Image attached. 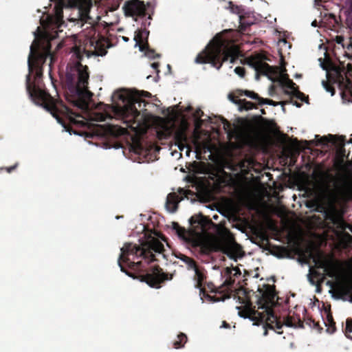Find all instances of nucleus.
<instances>
[{
    "label": "nucleus",
    "mask_w": 352,
    "mask_h": 352,
    "mask_svg": "<svg viewBox=\"0 0 352 352\" xmlns=\"http://www.w3.org/2000/svg\"><path fill=\"white\" fill-rule=\"evenodd\" d=\"M261 292L262 300L264 301V304L259 307L261 311H256L250 318L252 321L265 324L270 328H274V324L277 329H280L282 325L278 322L271 308L275 304L276 296L274 287L268 285Z\"/></svg>",
    "instance_id": "39448f33"
},
{
    "label": "nucleus",
    "mask_w": 352,
    "mask_h": 352,
    "mask_svg": "<svg viewBox=\"0 0 352 352\" xmlns=\"http://www.w3.org/2000/svg\"><path fill=\"white\" fill-rule=\"evenodd\" d=\"M138 242V244L125 243L120 249L118 263L121 271L129 276L131 275L125 270V267L140 270L144 267V264L168 260L164 248L166 241L156 233L144 234Z\"/></svg>",
    "instance_id": "7ed1b4c3"
},
{
    "label": "nucleus",
    "mask_w": 352,
    "mask_h": 352,
    "mask_svg": "<svg viewBox=\"0 0 352 352\" xmlns=\"http://www.w3.org/2000/svg\"><path fill=\"white\" fill-rule=\"evenodd\" d=\"M222 124L223 128L226 133H227L229 140H231L232 138H235L238 135L237 129L235 126H232L228 121L223 119L222 120Z\"/></svg>",
    "instance_id": "dca6fc26"
},
{
    "label": "nucleus",
    "mask_w": 352,
    "mask_h": 352,
    "mask_svg": "<svg viewBox=\"0 0 352 352\" xmlns=\"http://www.w3.org/2000/svg\"><path fill=\"white\" fill-rule=\"evenodd\" d=\"M264 335H265V336H266V335H267V331H265Z\"/></svg>",
    "instance_id": "79ce46f5"
},
{
    "label": "nucleus",
    "mask_w": 352,
    "mask_h": 352,
    "mask_svg": "<svg viewBox=\"0 0 352 352\" xmlns=\"http://www.w3.org/2000/svg\"><path fill=\"white\" fill-rule=\"evenodd\" d=\"M52 114L56 119L57 122L63 126V127L64 128V131L69 132V133L71 135L72 134L71 130L62 122L61 119L58 116H56L55 113H54L52 112Z\"/></svg>",
    "instance_id": "bb28decb"
},
{
    "label": "nucleus",
    "mask_w": 352,
    "mask_h": 352,
    "mask_svg": "<svg viewBox=\"0 0 352 352\" xmlns=\"http://www.w3.org/2000/svg\"><path fill=\"white\" fill-rule=\"evenodd\" d=\"M280 81L284 87L289 89L292 92L296 91L294 87L295 84L293 82L292 80L286 78L284 76H281Z\"/></svg>",
    "instance_id": "6ab92c4d"
},
{
    "label": "nucleus",
    "mask_w": 352,
    "mask_h": 352,
    "mask_svg": "<svg viewBox=\"0 0 352 352\" xmlns=\"http://www.w3.org/2000/svg\"><path fill=\"white\" fill-rule=\"evenodd\" d=\"M347 25L352 30V16H349L346 19Z\"/></svg>",
    "instance_id": "2f4dec72"
},
{
    "label": "nucleus",
    "mask_w": 352,
    "mask_h": 352,
    "mask_svg": "<svg viewBox=\"0 0 352 352\" xmlns=\"http://www.w3.org/2000/svg\"><path fill=\"white\" fill-rule=\"evenodd\" d=\"M324 271L330 277H334L336 274V267L333 263H329L324 267Z\"/></svg>",
    "instance_id": "aec40b11"
},
{
    "label": "nucleus",
    "mask_w": 352,
    "mask_h": 352,
    "mask_svg": "<svg viewBox=\"0 0 352 352\" xmlns=\"http://www.w3.org/2000/svg\"><path fill=\"white\" fill-rule=\"evenodd\" d=\"M146 8L143 2L139 0H132L125 3L124 12L126 15L132 17L142 16L145 14Z\"/></svg>",
    "instance_id": "1a4fd4ad"
},
{
    "label": "nucleus",
    "mask_w": 352,
    "mask_h": 352,
    "mask_svg": "<svg viewBox=\"0 0 352 352\" xmlns=\"http://www.w3.org/2000/svg\"><path fill=\"white\" fill-rule=\"evenodd\" d=\"M243 92L245 96L250 98L253 100H257L258 102L259 103L261 98L257 94L254 93V91L248 90H245Z\"/></svg>",
    "instance_id": "b1692460"
},
{
    "label": "nucleus",
    "mask_w": 352,
    "mask_h": 352,
    "mask_svg": "<svg viewBox=\"0 0 352 352\" xmlns=\"http://www.w3.org/2000/svg\"><path fill=\"white\" fill-rule=\"evenodd\" d=\"M234 72L239 75L240 77H243L244 76V74H245V71H244V69L243 67H236L235 69H234Z\"/></svg>",
    "instance_id": "c85d7f7f"
},
{
    "label": "nucleus",
    "mask_w": 352,
    "mask_h": 352,
    "mask_svg": "<svg viewBox=\"0 0 352 352\" xmlns=\"http://www.w3.org/2000/svg\"><path fill=\"white\" fill-rule=\"evenodd\" d=\"M349 301H350L351 302H352V298H351V299L349 300Z\"/></svg>",
    "instance_id": "a18cd8bd"
},
{
    "label": "nucleus",
    "mask_w": 352,
    "mask_h": 352,
    "mask_svg": "<svg viewBox=\"0 0 352 352\" xmlns=\"http://www.w3.org/2000/svg\"><path fill=\"white\" fill-rule=\"evenodd\" d=\"M175 139L176 142L175 144L177 145L178 148L180 151H184V149H186V155H189L190 149L187 144L188 138L185 133V131L183 129L178 130L175 133Z\"/></svg>",
    "instance_id": "f8f14e48"
},
{
    "label": "nucleus",
    "mask_w": 352,
    "mask_h": 352,
    "mask_svg": "<svg viewBox=\"0 0 352 352\" xmlns=\"http://www.w3.org/2000/svg\"><path fill=\"white\" fill-rule=\"evenodd\" d=\"M187 340V337L184 333H180L177 336V340L174 341L173 346L175 349H180L184 346Z\"/></svg>",
    "instance_id": "a211bd4d"
},
{
    "label": "nucleus",
    "mask_w": 352,
    "mask_h": 352,
    "mask_svg": "<svg viewBox=\"0 0 352 352\" xmlns=\"http://www.w3.org/2000/svg\"><path fill=\"white\" fill-rule=\"evenodd\" d=\"M74 134H77V133L74 132ZM79 135H80V134H79Z\"/></svg>",
    "instance_id": "c03bdc74"
},
{
    "label": "nucleus",
    "mask_w": 352,
    "mask_h": 352,
    "mask_svg": "<svg viewBox=\"0 0 352 352\" xmlns=\"http://www.w3.org/2000/svg\"><path fill=\"white\" fill-rule=\"evenodd\" d=\"M199 295L201 300L204 302L205 300L209 302H214L215 300L214 299V297L212 296H210L209 294L205 293L202 289H200L199 291Z\"/></svg>",
    "instance_id": "5701e85b"
},
{
    "label": "nucleus",
    "mask_w": 352,
    "mask_h": 352,
    "mask_svg": "<svg viewBox=\"0 0 352 352\" xmlns=\"http://www.w3.org/2000/svg\"><path fill=\"white\" fill-rule=\"evenodd\" d=\"M223 327H228V324L226 322H223Z\"/></svg>",
    "instance_id": "c9c22d12"
},
{
    "label": "nucleus",
    "mask_w": 352,
    "mask_h": 352,
    "mask_svg": "<svg viewBox=\"0 0 352 352\" xmlns=\"http://www.w3.org/2000/svg\"><path fill=\"white\" fill-rule=\"evenodd\" d=\"M168 275L158 268H154L152 273L147 274L144 280L151 287L160 288V284L165 280H168Z\"/></svg>",
    "instance_id": "6e6552de"
},
{
    "label": "nucleus",
    "mask_w": 352,
    "mask_h": 352,
    "mask_svg": "<svg viewBox=\"0 0 352 352\" xmlns=\"http://www.w3.org/2000/svg\"><path fill=\"white\" fill-rule=\"evenodd\" d=\"M149 32L145 29H140L135 32L134 40L135 47H138L140 51L143 52L146 48Z\"/></svg>",
    "instance_id": "9b49d317"
},
{
    "label": "nucleus",
    "mask_w": 352,
    "mask_h": 352,
    "mask_svg": "<svg viewBox=\"0 0 352 352\" xmlns=\"http://www.w3.org/2000/svg\"><path fill=\"white\" fill-rule=\"evenodd\" d=\"M177 257L182 261L187 266L189 270H192L194 273V279L197 282V285H201L204 278V274L201 272L200 267L197 266L195 261L187 256L179 253Z\"/></svg>",
    "instance_id": "9d476101"
},
{
    "label": "nucleus",
    "mask_w": 352,
    "mask_h": 352,
    "mask_svg": "<svg viewBox=\"0 0 352 352\" xmlns=\"http://www.w3.org/2000/svg\"><path fill=\"white\" fill-rule=\"evenodd\" d=\"M352 332V319L347 318L346 320L345 334L349 339L352 340V336L349 334Z\"/></svg>",
    "instance_id": "4be33fe9"
},
{
    "label": "nucleus",
    "mask_w": 352,
    "mask_h": 352,
    "mask_svg": "<svg viewBox=\"0 0 352 352\" xmlns=\"http://www.w3.org/2000/svg\"><path fill=\"white\" fill-rule=\"evenodd\" d=\"M143 52H145V56L149 58L153 59L155 57L159 56L157 54H156L153 50L148 48V45H146V48Z\"/></svg>",
    "instance_id": "393cba45"
},
{
    "label": "nucleus",
    "mask_w": 352,
    "mask_h": 352,
    "mask_svg": "<svg viewBox=\"0 0 352 352\" xmlns=\"http://www.w3.org/2000/svg\"><path fill=\"white\" fill-rule=\"evenodd\" d=\"M223 167L228 168L231 169V167L230 165H225V166H223Z\"/></svg>",
    "instance_id": "4c0bfd02"
},
{
    "label": "nucleus",
    "mask_w": 352,
    "mask_h": 352,
    "mask_svg": "<svg viewBox=\"0 0 352 352\" xmlns=\"http://www.w3.org/2000/svg\"><path fill=\"white\" fill-rule=\"evenodd\" d=\"M123 40H124V41H129V38H126V37L123 36Z\"/></svg>",
    "instance_id": "e433bc0d"
},
{
    "label": "nucleus",
    "mask_w": 352,
    "mask_h": 352,
    "mask_svg": "<svg viewBox=\"0 0 352 352\" xmlns=\"http://www.w3.org/2000/svg\"><path fill=\"white\" fill-rule=\"evenodd\" d=\"M151 67L154 69H157L158 67V63H153L152 65H151Z\"/></svg>",
    "instance_id": "72a5a7b5"
},
{
    "label": "nucleus",
    "mask_w": 352,
    "mask_h": 352,
    "mask_svg": "<svg viewBox=\"0 0 352 352\" xmlns=\"http://www.w3.org/2000/svg\"><path fill=\"white\" fill-rule=\"evenodd\" d=\"M348 228L349 229L350 231L352 232V226H348Z\"/></svg>",
    "instance_id": "58836bf2"
},
{
    "label": "nucleus",
    "mask_w": 352,
    "mask_h": 352,
    "mask_svg": "<svg viewBox=\"0 0 352 352\" xmlns=\"http://www.w3.org/2000/svg\"><path fill=\"white\" fill-rule=\"evenodd\" d=\"M63 6L73 9L69 20L82 26L90 19L89 12L92 7V0H58L54 8V14L47 15L45 19H41V28L38 27L34 32L35 38L30 46L28 58L29 74L26 79V89L34 104L44 108H50L47 104L52 98L45 90L30 82V74L34 72L36 80H39L42 76L43 66L48 58L49 72L52 70L54 55L50 50V41L58 36L57 29L63 23Z\"/></svg>",
    "instance_id": "f03ea898"
},
{
    "label": "nucleus",
    "mask_w": 352,
    "mask_h": 352,
    "mask_svg": "<svg viewBox=\"0 0 352 352\" xmlns=\"http://www.w3.org/2000/svg\"><path fill=\"white\" fill-rule=\"evenodd\" d=\"M296 105L297 106V107H300V104L296 103Z\"/></svg>",
    "instance_id": "a19ab883"
},
{
    "label": "nucleus",
    "mask_w": 352,
    "mask_h": 352,
    "mask_svg": "<svg viewBox=\"0 0 352 352\" xmlns=\"http://www.w3.org/2000/svg\"><path fill=\"white\" fill-rule=\"evenodd\" d=\"M328 142L329 140L327 137H320L319 135H316L314 140H310L309 142L306 141V143L316 146H322L325 145Z\"/></svg>",
    "instance_id": "f3484780"
},
{
    "label": "nucleus",
    "mask_w": 352,
    "mask_h": 352,
    "mask_svg": "<svg viewBox=\"0 0 352 352\" xmlns=\"http://www.w3.org/2000/svg\"><path fill=\"white\" fill-rule=\"evenodd\" d=\"M248 65L256 71V79H259V74L267 76L272 81H275L276 72L268 64L263 62L259 56H252L248 60Z\"/></svg>",
    "instance_id": "0eeeda50"
},
{
    "label": "nucleus",
    "mask_w": 352,
    "mask_h": 352,
    "mask_svg": "<svg viewBox=\"0 0 352 352\" xmlns=\"http://www.w3.org/2000/svg\"><path fill=\"white\" fill-rule=\"evenodd\" d=\"M190 223H192V222L194 221L193 217H191V219H190Z\"/></svg>",
    "instance_id": "ea45409f"
},
{
    "label": "nucleus",
    "mask_w": 352,
    "mask_h": 352,
    "mask_svg": "<svg viewBox=\"0 0 352 352\" xmlns=\"http://www.w3.org/2000/svg\"><path fill=\"white\" fill-rule=\"evenodd\" d=\"M202 114H203V113L200 109L197 110L195 113L194 116H195V119L197 120V123H198V120L201 119Z\"/></svg>",
    "instance_id": "c756f323"
},
{
    "label": "nucleus",
    "mask_w": 352,
    "mask_h": 352,
    "mask_svg": "<svg viewBox=\"0 0 352 352\" xmlns=\"http://www.w3.org/2000/svg\"><path fill=\"white\" fill-rule=\"evenodd\" d=\"M241 271L238 267H226L222 276L225 278L223 285L231 286L234 283V278L241 275Z\"/></svg>",
    "instance_id": "ddd939ff"
},
{
    "label": "nucleus",
    "mask_w": 352,
    "mask_h": 352,
    "mask_svg": "<svg viewBox=\"0 0 352 352\" xmlns=\"http://www.w3.org/2000/svg\"><path fill=\"white\" fill-rule=\"evenodd\" d=\"M85 52L80 47H73L72 57L76 60L69 63L66 71V85L70 92L77 97L75 104L85 110L84 116H76L72 119L74 123L85 126H94L91 136H118L126 133V129L113 124H95L94 122L104 121L107 118L122 120L126 127L131 128L135 133H144L150 124L146 110V102L142 97H150L147 91L135 89H120L116 91L112 96L113 105L98 104L95 109L89 110L88 101L92 94L88 89L89 74L87 67L79 60Z\"/></svg>",
    "instance_id": "f257e3e1"
},
{
    "label": "nucleus",
    "mask_w": 352,
    "mask_h": 352,
    "mask_svg": "<svg viewBox=\"0 0 352 352\" xmlns=\"http://www.w3.org/2000/svg\"><path fill=\"white\" fill-rule=\"evenodd\" d=\"M285 324L287 326V327H296V325L292 322L290 321L289 319H287L285 322Z\"/></svg>",
    "instance_id": "473e14b6"
},
{
    "label": "nucleus",
    "mask_w": 352,
    "mask_h": 352,
    "mask_svg": "<svg viewBox=\"0 0 352 352\" xmlns=\"http://www.w3.org/2000/svg\"><path fill=\"white\" fill-rule=\"evenodd\" d=\"M170 65H168L167 69H170Z\"/></svg>",
    "instance_id": "37998d69"
},
{
    "label": "nucleus",
    "mask_w": 352,
    "mask_h": 352,
    "mask_svg": "<svg viewBox=\"0 0 352 352\" xmlns=\"http://www.w3.org/2000/svg\"><path fill=\"white\" fill-rule=\"evenodd\" d=\"M219 218V216L217 214H214L213 217H212V219H214V220H217Z\"/></svg>",
    "instance_id": "f704fd0d"
},
{
    "label": "nucleus",
    "mask_w": 352,
    "mask_h": 352,
    "mask_svg": "<svg viewBox=\"0 0 352 352\" xmlns=\"http://www.w3.org/2000/svg\"><path fill=\"white\" fill-rule=\"evenodd\" d=\"M238 47L228 43L219 36H216L206 47V49L197 55V63H210L217 69L221 67L222 63L230 60L231 63L239 56Z\"/></svg>",
    "instance_id": "20e7f679"
},
{
    "label": "nucleus",
    "mask_w": 352,
    "mask_h": 352,
    "mask_svg": "<svg viewBox=\"0 0 352 352\" xmlns=\"http://www.w3.org/2000/svg\"><path fill=\"white\" fill-rule=\"evenodd\" d=\"M314 275L316 277H317V278H320V274L319 273L316 272L315 270H314L311 268H310L309 269V273L307 275L308 280L309 281V283L312 285H316V282L315 281V280L312 277V276H314Z\"/></svg>",
    "instance_id": "412c9836"
},
{
    "label": "nucleus",
    "mask_w": 352,
    "mask_h": 352,
    "mask_svg": "<svg viewBox=\"0 0 352 352\" xmlns=\"http://www.w3.org/2000/svg\"><path fill=\"white\" fill-rule=\"evenodd\" d=\"M18 166V164H14V166L7 167L6 169L8 173H11L13 170H14Z\"/></svg>",
    "instance_id": "7c9ffc66"
},
{
    "label": "nucleus",
    "mask_w": 352,
    "mask_h": 352,
    "mask_svg": "<svg viewBox=\"0 0 352 352\" xmlns=\"http://www.w3.org/2000/svg\"><path fill=\"white\" fill-rule=\"evenodd\" d=\"M259 104H269V105H272V106H277L279 103L278 102H276L272 100H270V99H264V98H261V100L258 103Z\"/></svg>",
    "instance_id": "a878e982"
},
{
    "label": "nucleus",
    "mask_w": 352,
    "mask_h": 352,
    "mask_svg": "<svg viewBox=\"0 0 352 352\" xmlns=\"http://www.w3.org/2000/svg\"><path fill=\"white\" fill-rule=\"evenodd\" d=\"M217 249L235 262L244 256L241 247L236 243L232 234L228 231H226L219 241Z\"/></svg>",
    "instance_id": "423d86ee"
},
{
    "label": "nucleus",
    "mask_w": 352,
    "mask_h": 352,
    "mask_svg": "<svg viewBox=\"0 0 352 352\" xmlns=\"http://www.w3.org/2000/svg\"><path fill=\"white\" fill-rule=\"evenodd\" d=\"M322 84L323 87L327 92L331 93V96L334 95V89L333 87H331L327 82L324 80L322 82Z\"/></svg>",
    "instance_id": "cd10ccee"
},
{
    "label": "nucleus",
    "mask_w": 352,
    "mask_h": 352,
    "mask_svg": "<svg viewBox=\"0 0 352 352\" xmlns=\"http://www.w3.org/2000/svg\"><path fill=\"white\" fill-rule=\"evenodd\" d=\"M173 229L175 231L177 235L182 241L186 243L191 242V234L185 229L181 228L177 223H173Z\"/></svg>",
    "instance_id": "2eb2a0df"
},
{
    "label": "nucleus",
    "mask_w": 352,
    "mask_h": 352,
    "mask_svg": "<svg viewBox=\"0 0 352 352\" xmlns=\"http://www.w3.org/2000/svg\"><path fill=\"white\" fill-rule=\"evenodd\" d=\"M182 198L175 192L169 193L166 197V208L170 212H175Z\"/></svg>",
    "instance_id": "4468645a"
}]
</instances>
